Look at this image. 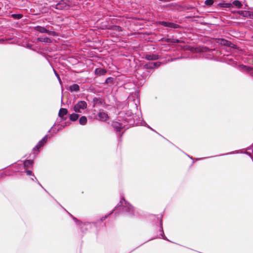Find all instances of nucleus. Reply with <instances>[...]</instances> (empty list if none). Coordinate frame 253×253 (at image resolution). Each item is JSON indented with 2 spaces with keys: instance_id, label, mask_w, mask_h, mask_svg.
Returning <instances> with one entry per match:
<instances>
[{
  "instance_id": "3",
  "label": "nucleus",
  "mask_w": 253,
  "mask_h": 253,
  "mask_svg": "<svg viewBox=\"0 0 253 253\" xmlns=\"http://www.w3.org/2000/svg\"><path fill=\"white\" fill-rule=\"evenodd\" d=\"M161 24L165 27L176 29L178 28L179 25L171 22H168L166 21H162L161 22Z\"/></svg>"
},
{
  "instance_id": "20",
  "label": "nucleus",
  "mask_w": 253,
  "mask_h": 253,
  "mask_svg": "<svg viewBox=\"0 0 253 253\" xmlns=\"http://www.w3.org/2000/svg\"><path fill=\"white\" fill-rule=\"evenodd\" d=\"M12 16L17 19H20L22 17V15L21 14H13Z\"/></svg>"
},
{
  "instance_id": "9",
  "label": "nucleus",
  "mask_w": 253,
  "mask_h": 253,
  "mask_svg": "<svg viewBox=\"0 0 253 253\" xmlns=\"http://www.w3.org/2000/svg\"><path fill=\"white\" fill-rule=\"evenodd\" d=\"M70 90L71 91L78 92L80 90V87L77 84H74L70 86Z\"/></svg>"
},
{
  "instance_id": "12",
  "label": "nucleus",
  "mask_w": 253,
  "mask_h": 253,
  "mask_svg": "<svg viewBox=\"0 0 253 253\" xmlns=\"http://www.w3.org/2000/svg\"><path fill=\"white\" fill-rule=\"evenodd\" d=\"M37 40L38 41L44 42H51V40L47 37L39 38Z\"/></svg>"
},
{
  "instance_id": "22",
  "label": "nucleus",
  "mask_w": 253,
  "mask_h": 253,
  "mask_svg": "<svg viewBox=\"0 0 253 253\" xmlns=\"http://www.w3.org/2000/svg\"><path fill=\"white\" fill-rule=\"evenodd\" d=\"M26 173L27 175H31L32 174V171L31 170H27Z\"/></svg>"
},
{
  "instance_id": "11",
  "label": "nucleus",
  "mask_w": 253,
  "mask_h": 253,
  "mask_svg": "<svg viewBox=\"0 0 253 253\" xmlns=\"http://www.w3.org/2000/svg\"><path fill=\"white\" fill-rule=\"evenodd\" d=\"M251 11H241L240 12V14L244 17L250 18Z\"/></svg>"
},
{
  "instance_id": "27",
  "label": "nucleus",
  "mask_w": 253,
  "mask_h": 253,
  "mask_svg": "<svg viewBox=\"0 0 253 253\" xmlns=\"http://www.w3.org/2000/svg\"><path fill=\"white\" fill-rule=\"evenodd\" d=\"M124 201L125 203H126V201H125V200H124Z\"/></svg>"
},
{
  "instance_id": "26",
  "label": "nucleus",
  "mask_w": 253,
  "mask_h": 253,
  "mask_svg": "<svg viewBox=\"0 0 253 253\" xmlns=\"http://www.w3.org/2000/svg\"><path fill=\"white\" fill-rule=\"evenodd\" d=\"M250 18L253 19V12H251Z\"/></svg>"
},
{
  "instance_id": "15",
  "label": "nucleus",
  "mask_w": 253,
  "mask_h": 253,
  "mask_svg": "<svg viewBox=\"0 0 253 253\" xmlns=\"http://www.w3.org/2000/svg\"><path fill=\"white\" fill-rule=\"evenodd\" d=\"M126 207L127 208V210L128 211V212H130L131 214L132 213L133 211V208L128 204L126 203Z\"/></svg>"
},
{
  "instance_id": "21",
  "label": "nucleus",
  "mask_w": 253,
  "mask_h": 253,
  "mask_svg": "<svg viewBox=\"0 0 253 253\" xmlns=\"http://www.w3.org/2000/svg\"><path fill=\"white\" fill-rule=\"evenodd\" d=\"M54 73H55L56 76H57V78H58V79L59 80V83L60 84H61V79H60L59 75L57 74V73H56V72L55 70H54Z\"/></svg>"
},
{
  "instance_id": "5",
  "label": "nucleus",
  "mask_w": 253,
  "mask_h": 253,
  "mask_svg": "<svg viewBox=\"0 0 253 253\" xmlns=\"http://www.w3.org/2000/svg\"><path fill=\"white\" fill-rule=\"evenodd\" d=\"M98 117H99V120L102 121H106L108 118V115L105 112H104L103 111H100L98 113Z\"/></svg>"
},
{
  "instance_id": "16",
  "label": "nucleus",
  "mask_w": 253,
  "mask_h": 253,
  "mask_svg": "<svg viewBox=\"0 0 253 253\" xmlns=\"http://www.w3.org/2000/svg\"><path fill=\"white\" fill-rule=\"evenodd\" d=\"M33 164V161L31 160H26L24 163L25 168H28Z\"/></svg>"
},
{
  "instance_id": "1",
  "label": "nucleus",
  "mask_w": 253,
  "mask_h": 253,
  "mask_svg": "<svg viewBox=\"0 0 253 253\" xmlns=\"http://www.w3.org/2000/svg\"><path fill=\"white\" fill-rule=\"evenodd\" d=\"M87 108V103L84 101H80L75 105L74 110L76 113H82V110H84Z\"/></svg>"
},
{
  "instance_id": "6",
  "label": "nucleus",
  "mask_w": 253,
  "mask_h": 253,
  "mask_svg": "<svg viewBox=\"0 0 253 253\" xmlns=\"http://www.w3.org/2000/svg\"><path fill=\"white\" fill-rule=\"evenodd\" d=\"M95 74L97 75H103L106 73V71L102 68H97L95 70Z\"/></svg>"
},
{
  "instance_id": "29",
  "label": "nucleus",
  "mask_w": 253,
  "mask_h": 253,
  "mask_svg": "<svg viewBox=\"0 0 253 253\" xmlns=\"http://www.w3.org/2000/svg\"><path fill=\"white\" fill-rule=\"evenodd\" d=\"M124 201L125 203H126V201H125V200H124Z\"/></svg>"
},
{
  "instance_id": "23",
  "label": "nucleus",
  "mask_w": 253,
  "mask_h": 253,
  "mask_svg": "<svg viewBox=\"0 0 253 253\" xmlns=\"http://www.w3.org/2000/svg\"><path fill=\"white\" fill-rule=\"evenodd\" d=\"M227 42H228V41H227L226 40H222V44L226 45V44H227Z\"/></svg>"
},
{
  "instance_id": "18",
  "label": "nucleus",
  "mask_w": 253,
  "mask_h": 253,
  "mask_svg": "<svg viewBox=\"0 0 253 253\" xmlns=\"http://www.w3.org/2000/svg\"><path fill=\"white\" fill-rule=\"evenodd\" d=\"M160 65H161V63L160 62H154V63H152L151 65L150 66V68L158 67Z\"/></svg>"
},
{
  "instance_id": "28",
  "label": "nucleus",
  "mask_w": 253,
  "mask_h": 253,
  "mask_svg": "<svg viewBox=\"0 0 253 253\" xmlns=\"http://www.w3.org/2000/svg\"><path fill=\"white\" fill-rule=\"evenodd\" d=\"M124 201L125 203H126V201H125V200H124Z\"/></svg>"
},
{
  "instance_id": "7",
  "label": "nucleus",
  "mask_w": 253,
  "mask_h": 253,
  "mask_svg": "<svg viewBox=\"0 0 253 253\" xmlns=\"http://www.w3.org/2000/svg\"><path fill=\"white\" fill-rule=\"evenodd\" d=\"M37 30L41 33H46L49 34H51L52 33H53L52 32H50L47 30L44 27H37Z\"/></svg>"
},
{
  "instance_id": "10",
  "label": "nucleus",
  "mask_w": 253,
  "mask_h": 253,
  "mask_svg": "<svg viewBox=\"0 0 253 253\" xmlns=\"http://www.w3.org/2000/svg\"><path fill=\"white\" fill-rule=\"evenodd\" d=\"M68 113V111L65 108H61L59 110L58 116L62 118L65 115H66Z\"/></svg>"
},
{
  "instance_id": "4",
  "label": "nucleus",
  "mask_w": 253,
  "mask_h": 253,
  "mask_svg": "<svg viewBox=\"0 0 253 253\" xmlns=\"http://www.w3.org/2000/svg\"><path fill=\"white\" fill-rule=\"evenodd\" d=\"M47 138V136H45L41 141L39 142L38 144L34 148V150H38L46 143Z\"/></svg>"
},
{
  "instance_id": "24",
  "label": "nucleus",
  "mask_w": 253,
  "mask_h": 253,
  "mask_svg": "<svg viewBox=\"0 0 253 253\" xmlns=\"http://www.w3.org/2000/svg\"><path fill=\"white\" fill-rule=\"evenodd\" d=\"M111 80V78H108L106 80V83H108Z\"/></svg>"
},
{
  "instance_id": "2",
  "label": "nucleus",
  "mask_w": 253,
  "mask_h": 253,
  "mask_svg": "<svg viewBox=\"0 0 253 253\" xmlns=\"http://www.w3.org/2000/svg\"><path fill=\"white\" fill-rule=\"evenodd\" d=\"M71 5V2L67 0H62L56 5L57 9H67Z\"/></svg>"
},
{
  "instance_id": "14",
  "label": "nucleus",
  "mask_w": 253,
  "mask_h": 253,
  "mask_svg": "<svg viewBox=\"0 0 253 253\" xmlns=\"http://www.w3.org/2000/svg\"><path fill=\"white\" fill-rule=\"evenodd\" d=\"M79 117V115L77 114L73 113L70 115V119L72 121H76Z\"/></svg>"
},
{
  "instance_id": "17",
  "label": "nucleus",
  "mask_w": 253,
  "mask_h": 253,
  "mask_svg": "<svg viewBox=\"0 0 253 253\" xmlns=\"http://www.w3.org/2000/svg\"><path fill=\"white\" fill-rule=\"evenodd\" d=\"M233 4L237 7L240 8L242 6V4L241 2L239 0H234L233 2Z\"/></svg>"
},
{
  "instance_id": "8",
  "label": "nucleus",
  "mask_w": 253,
  "mask_h": 253,
  "mask_svg": "<svg viewBox=\"0 0 253 253\" xmlns=\"http://www.w3.org/2000/svg\"><path fill=\"white\" fill-rule=\"evenodd\" d=\"M158 55L156 54H148L146 55V59H147L148 60H155L158 59Z\"/></svg>"
},
{
  "instance_id": "25",
  "label": "nucleus",
  "mask_w": 253,
  "mask_h": 253,
  "mask_svg": "<svg viewBox=\"0 0 253 253\" xmlns=\"http://www.w3.org/2000/svg\"><path fill=\"white\" fill-rule=\"evenodd\" d=\"M122 128L121 126L117 127L116 126V129L117 131H120Z\"/></svg>"
},
{
  "instance_id": "19",
  "label": "nucleus",
  "mask_w": 253,
  "mask_h": 253,
  "mask_svg": "<svg viewBox=\"0 0 253 253\" xmlns=\"http://www.w3.org/2000/svg\"><path fill=\"white\" fill-rule=\"evenodd\" d=\"M213 0H206L205 1V3L207 5H211L213 4Z\"/></svg>"
},
{
  "instance_id": "13",
  "label": "nucleus",
  "mask_w": 253,
  "mask_h": 253,
  "mask_svg": "<svg viewBox=\"0 0 253 253\" xmlns=\"http://www.w3.org/2000/svg\"><path fill=\"white\" fill-rule=\"evenodd\" d=\"M80 124L81 125H85L87 123V119L85 116H82L79 120Z\"/></svg>"
}]
</instances>
